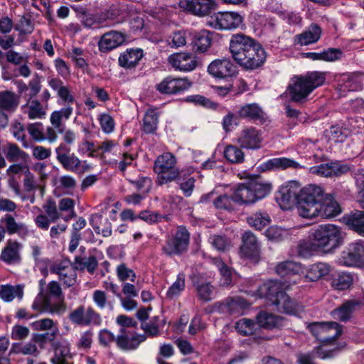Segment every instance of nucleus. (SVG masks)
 Masks as SVG:
<instances>
[{
  "label": "nucleus",
  "mask_w": 364,
  "mask_h": 364,
  "mask_svg": "<svg viewBox=\"0 0 364 364\" xmlns=\"http://www.w3.org/2000/svg\"><path fill=\"white\" fill-rule=\"evenodd\" d=\"M68 350L66 348H55V355L51 359L53 364H73L69 360Z\"/></svg>",
  "instance_id": "774afa93"
},
{
  "label": "nucleus",
  "mask_w": 364,
  "mask_h": 364,
  "mask_svg": "<svg viewBox=\"0 0 364 364\" xmlns=\"http://www.w3.org/2000/svg\"><path fill=\"white\" fill-rule=\"evenodd\" d=\"M343 221L349 229L364 237V211L352 212L343 216Z\"/></svg>",
  "instance_id": "58836bf2"
},
{
  "label": "nucleus",
  "mask_w": 364,
  "mask_h": 364,
  "mask_svg": "<svg viewBox=\"0 0 364 364\" xmlns=\"http://www.w3.org/2000/svg\"><path fill=\"white\" fill-rule=\"evenodd\" d=\"M45 294L48 298L55 297L59 299L58 302H64V297L63 295L62 289L60 285L56 281H51L47 285V289L45 291Z\"/></svg>",
  "instance_id": "e2e57ef3"
},
{
  "label": "nucleus",
  "mask_w": 364,
  "mask_h": 364,
  "mask_svg": "<svg viewBox=\"0 0 364 364\" xmlns=\"http://www.w3.org/2000/svg\"><path fill=\"white\" fill-rule=\"evenodd\" d=\"M159 116L154 109H149L144 117L142 130L146 134H154L158 126Z\"/></svg>",
  "instance_id": "8fccbe9b"
},
{
  "label": "nucleus",
  "mask_w": 364,
  "mask_h": 364,
  "mask_svg": "<svg viewBox=\"0 0 364 364\" xmlns=\"http://www.w3.org/2000/svg\"><path fill=\"white\" fill-rule=\"evenodd\" d=\"M215 7L213 0H187V9L197 16L209 15Z\"/></svg>",
  "instance_id": "c9c22d12"
},
{
  "label": "nucleus",
  "mask_w": 364,
  "mask_h": 364,
  "mask_svg": "<svg viewBox=\"0 0 364 364\" xmlns=\"http://www.w3.org/2000/svg\"><path fill=\"white\" fill-rule=\"evenodd\" d=\"M249 305V302L240 296L228 297L223 301L215 304L220 312L235 316L242 314Z\"/></svg>",
  "instance_id": "393cba45"
},
{
  "label": "nucleus",
  "mask_w": 364,
  "mask_h": 364,
  "mask_svg": "<svg viewBox=\"0 0 364 364\" xmlns=\"http://www.w3.org/2000/svg\"><path fill=\"white\" fill-rule=\"evenodd\" d=\"M168 45L173 48H178L186 44V33L184 31L173 32L167 38Z\"/></svg>",
  "instance_id": "bf43d9fd"
},
{
  "label": "nucleus",
  "mask_w": 364,
  "mask_h": 364,
  "mask_svg": "<svg viewBox=\"0 0 364 364\" xmlns=\"http://www.w3.org/2000/svg\"><path fill=\"white\" fill-rule=\"evenodd\" d=\"M309 238L314 240V245L319 252L328 253L343 243L341 228L333 224L318 225L311 230Z\"/></svg>",
  "instance_id": "7ed1b4c3"
},
{
  "label": "nucleus",
  "mask_w": 364,
  "mask_h": 364,
  "mask_svg": "<svg viewBox=\"0 0 364 364\" xmlns=\"http://www.w3.org/2000/svg\"><path fill=\"white\" fill-rule=\"evenodd\" d=\"M326 81V73L320 71L307 72L305 75H296L288 85L291 101L303 102L315 89L323 85Z\"/></svg>",
  "instance_id": "f257e3e1"
},
{
  "label": "nucleus",
  "mask_w": 364,
  "mask_h": 364,
  "mask_svg": "<svg viewBox=\"0 0 364 364\" xmlns=\"http://www.w3.org/2000/svg\"><path fill=\"white\" fill-rule=\"evenodd\" d=\"M27 114L29 119H34L42 118L46 114V112L38 100H32L28 106Z\"/></svg>",
  "instance_id": "0e129e2a"
},
{
  "label": "nucleus",
  "mask_w": 364,
  "mask_h": 364,
  "mask_svg": "<svg viewBox=\"0 0 364 364\" xmlns=\"http://www.w3.org/2000/svg\"><path fill=\"white\" fill-rule=\"evenodd\" d=\"M337 262L344 267L364 268V241L348 244L341 252Z\"/></svg>",
  "instance_id": "6e6552de"
},
{
  "label": "nucleus",
  "mask_w": 364,
  "mask_h": 364,
  "mask_svg": "<svg viewBox=\"0 0 364 364\" xmlns=\"http://www.w3.org/2000/svg\"><path fill=\"white\" fill-rule=\"evenodd\" d=\"M71 147L64 144H59L55 149L56 159L62 167L69 171H77L81 165V161L72 153Z\"/></svg>",
  "instance_id": "5701e85b"
},
{
  "label": "nucleus",
  "mask_w": 364,
  "mask_h": 364,
  "mask_svg": "<svg viewBox=\"0 0 364 364\" xmlns=\"http://www.w3.org/2000/svg\"><path fill=\"white\" fill-rule=\"evenodd\" d=\"M248 224L256 230H262L270 223V217L265 212H256L247 218Z\"/></svg>",
  "instance_id": "3c124183"
},
{
  "label": "nucleus",
  "mask_w": 364,
  "mask_h": 364,
  "mask_svg": "<svg viewBox=\"0 0 364 364\" xmlns=\"http://www.w3.org/2000/svg\"><path fill=\"white\" fill-rule=\"evenodd\" d=\"M269 168H277L282 169H286L287 168H303L296 161L290 159L289 158H275L270 159L268 163Z\"/></svg>",
  "instance_id": "4d7b16f0"
},
{
  "label": "nucleus",
  "mask_w": 364,
  "mask_h": 364,
  "mask_svg": "<svg viewBox=\"0 0 364 364\" xmlns=\"http://www.w3.org/2000/svg\"><path fill=\"white\" fill-rule=\"evenodd\" d=\"M169 63L176 70L189 72L197 67L195 55L189 53H178L168 57Z\"/></svg>",
  "instance_id": "cd10ccee"
},
{
  "label": "nucleus",
  "mask_w": 364,
  "mask_h": 364,
  "mask_svg": "<svg viewBox=\"0 0 364 364\" xmlns=\"http://www.w3.org/2000/svg\"><path fill=\"white\" fill-rule=\"evenodd\" d=\"M257 324L266 329L280 328L283 326V318L265 311L259 312L256 316Z\"/></svg>",
  "instance_id": "4c0bfd02"
},
{
  "label": "nucleus",
  "mask_w": 364,
  "mask_h": 364,
  "mask_svg": "<svg viewBox=\"0 0 364 364\" xmlns=\"http://www.w3.org/2000/svg\"><path fill=\"white\" fill-rule=\"evenodd\" d=\"M262 140L261 132L252 127L244 129L237 138L242 148L250 149H259Z\"/></svg>",
  "instance_id": "bb28decb"
},
{
  "label": "nucleus",
  "mask_w": 364,
  "mask_h": 364,
  "mask_svg": "<svg viewBox=\"0 0 364 364\" xmlns=\"http://www.w3.org/2000/svg\"><path fill=\"white\" fill-rule=\"evenodd\" d=\"M266 58L265 50L259 43H257L237 63L245 70H255L264 65Z\"/></svg>",
  "instance_id": "f8f14e48"
},
{
  "label": "nucleus",
  "mask_w": 364,
  "mask_h": 364,
  "mask_svg": "<svg viewBox=\"0 0 364 364\" xmlns=\"http://www.w3.org/2000/svg\"><path fill=\"white\" fill-rule=\"evenodd\" d=\"M322 28L315 23H311L302 33L294 36V45L308 46L317 43L321 38Z\"/></svg>",
  "instance_id": "c85d7f7f"
},
{
  "label": "nucleus",
  "mask_w": 364,
  "mask_h": 364,
  "mask_svg": "<svg viewBox=\"0 0 364 364\" xmlns=\"http://www.w3.org/2000/svg\"><path fill=\"white\" fill-rule=\"evenodd\" d=\"M208 72L215 78L228 79L236 75L237 70L231 59L223 58L212 61L208 67Z\"/></svg>",
  "instance_id": "4468645a"
},
{
  "label": "nucleus",
  "mask_w": 364,
  "mask_h": 364,
  "mask_svg": "<svg viewBox=\"0 0 364 364\" xmlns=\"http://www.w3.org/2000/svg\"><path fill=\"white\" fill-rule=\"evenodd\" d=\"M225 158L232 164H241L244 161L245 154L237 146L228 145L224 150Z\"/></svg>",
  "instance_id": "864d4df0"
},
{
  "label": "nucleus",
  "mask_w": 364,
  "mask_h": 364,
  "mask_svg": "<svg viewBox=\"0 0 364 364\" xmlns=\"http://www.w3.org/2000/svg\"><path fill=\"white\" fill-rule=\"evenodd\" d=\"M301 190L300 183L296 181H289L287 185L283 186L280 188V196L278 198L281 208L287 210L296 203L299 205Z\"/></svg>",
  "instance_id": "f3484780"
},
{
  "label": "nucleus",
  "mask_w": 364,
  "mask_h": 364,
  "mask_svg": "<svg viewBox=\"0 0 364 364\" xmlns=\"http://www.w3.org/2000/svg\"><path fill=\"white\" fill-rule=\"evenodd\" d=\"M1 223L4 225L6 232L12 235L17 234L21 238H25L28 235L27 225L23 223H18L14 217L10 214H6L1 219Z\"/></svg>",
  "instance_id": "2f4dec72"
},
{
  "label": "nucleus",
  "mask_w": 364,
  "mask_h": 364,
  "mask_svg": "<svg viewBox=\"0 0 364 364\" xmlns=\"http://www.w3.org/2000/svg\"><path fill=\"white\" fill-rule=\"evenodd\" d=\"M213 33L208 30H201L193 35L192 45L198 53H205L210 47Z\"/></svg>",
  "instance_id": "e433bc0d"
},
{
  "label": "nucleus",
  "mask_w": 364,
  "mask_h": 364,
  "mask_svg": "<svg viewBox=\"0 0 364 364\" xmlns=\"http://www.w3.org/2000/svg\"><path fill=\"white\" fill-rule=\"evenodd\" d=\"M129 183L132 184L137 191L143 195L149 193L152 188V181L149 177H139L136 180H129Z\"/></svg>",
  "instance_id": "13d9d810"
},
{
  "label": "nucleus",
  "mask_w": 364,
  "mask_h": 364,
  "mask_svg": "<svg viewBox=\"0 0 364 364\" xmlns=\"http://www.w3.org/2000/svg\"><path fill=\"white\" fill-rule=\"evenodd\" d=\"M73 108L71 106H65L60 110L51 113L50 120L53 127H48L44 134L46 139L50 143L55 142L58 139L57 132L63 133L65 125L63 124V119H68L73 114Z\"/></svg>",
  "instance_id": "9b49d317"
},
{
  "label": "nucleus",
  "mask_w": 364,
  "mask_h": 364,
  "mask_svg": "<svg viewBox=\"0 0 364 364\" xmlns=\"http://www.w3.org/2000/svg\"><path fill=\"white\" fill-rule=\"evenodd\" d=\"M242 242L240 247L242 256L257 262L260 256V244L255 234L250 231L245 232L242 235Z\"/></svg>",
  "instance_id": "b1692460"
},
{
  "label": "nucleus",
  "mask_w": 364,
  "mask_h": 364,
  "mask_svg": "<svg viewBox=\"0 0 364 364\" xmlns=\"http://www.w3.org/2000/svg\"><path fill=\"white\" fill-rule=\"evenodd\" d=\"M90 224L97 235H102L105 237L112 235V223L108 218H103L102 215L92 214L90 218Z\"/></svg>",
  "instance_id": "ea45409f"
},
{
  "label": "nucleus",
  "mask_w": 364,
  "mask_h": 364,
  "mask_svg": "<svg viewBox=\"0 0 364 364\" xmlns=\"http://www.w3.org/2000/svg\"><path fill=\"white\" fill-rule=\"evenodd\" d=\"M20 104V96L10 90L0 91V128L9 125V115L14 113Z\"/></svg>",
  "instance_id": "9d476101"
},
{
  "label": "nucleus",
  "mask_w": 364,
  "mask_h": 364,
  "mask_svg": "<svg viewBox=\"0 0 364 364\" xmlns=\"http://www.w3.org/2000/svg\"><path fill=\"white\" fill-rule=\"evenodd\" d=\"M23 295V289L20 285L16 287L2 285L0 287V297L6 302L13 301L16 296L22 299Z\"/></svg>",
  "instance_id": "09e8293b"
},
{
  "label": "nucleus",
  "mask_w": 364,
  "mask_h": 364,
  "mask_svg": "<svg viewBox=\"0 0 364 364\" xmlns=\"http://www.w3.org/2000/svg\"><path fill=\"white\" fill-rule=\"evenodd\" d=\"M185 288V276L183 274H179L177 279L169 287L167 291V296L172 299L178 296Z\"/></svg>",
  "instance_id": "69168bd1"
},
{
  "label": "nucleus",
  "mask_w": 364,
  "mask_h": 364,
  "mask_svg": "<svg viewBox=\"0 0 364 364\" xmlns=\"http://www.w3.org/2000/svg\"><path fill=\"white\" fill-rule=\"evenodd\" d=\"M257 321L252 319L243 318L237 321L235 329L242 336H249L255 333L256 330Z\"/></svg>",
  "instance_id": "5fc2aeb1"
},
{
  "label": "nucleus",
  "mask_w": 364,
  "mask_h": 364,
  "mask_svg": "<svg viewBox=\"0 0 364 364\" xmlns=\"http://www.w3.org/2000/svg\"><path fill=\"white\" fill-rule=\"evenodd\" d=\"M191 86V82L186 77L168 76L156 85V89L161 94L176 95L187 90Z\"/></svg>",
  "instance_id": "a211bd4d"
},
{
  "label": "nucleus",
  "mask_w": 364,
  "mask_h": 364,
  "mask_svg": "<svg viewBox=\"0 0 364 364\" xmlns=\"http://www.w3.org/2000/svg\"><path fill=\"white\" fill-rule=\"evenodd\" d=\"M350 171L348 165L339 161H331L311 166L309 172L312 174L323 177H339Z\"/></svg>",
  "instance_id": "6ab92c4d"
},
{
  "label": "nucleus",
  "mask_w": 364,
  "mask_h": 364,
  "mask_svg": "<svg viewBox=\"0 0 364 364\" xmlns=\"http://www.w3.org/2000/svg\"><path fill=\"white\" fill-rule=\"evenodd\" d=\"M357 304L358 303L354 301H346L341 306L333 309L331 311V316L334 319L346 322L351 318L352 314Z\"/></svg>",
  "instance_id": "37998d69"
},
{
  "label": "nucleus",
  "mask_w": 364,
  "mask_h": 364,
  "mask_svg": "<svg viewBox=\"0 0 364 364\" xmlns=\"http://www.w3.org/2000/svg\"><path fill=\"white\" fill-rule=\"evenodd\" d=\"M176 159L170 152L157 157L154 162V171L157 174L156 183L159 186L180 180L181 171L176 167Z\"/></svg>",
  "instance_id": "423d86ee"
},
{
  "label": "nucleus",
  "mask_w": 364,
  "mask_h": 364,
  "mask_svg": "<svg viewBox=\"0 0 364 364\" xmlns=\"http://www.w3.org/2000/svg\"><path fill=\"white\" fill-rule=\"evenodd\" d=\"M194 287L200 300L208 302L213 299L215 288L210 282H195Z\"/></svg>",
  "instance_id": "de8ad7c7"
},
{
  "label": "nucleus",
  "mask_w": 364,
  "mask_h": 364,
  "mask_svg": "<svg viewBox=\"0 0 364 364\" xmlns=\"http://www.w3.org/2000/svg\"><path fill=\"white\" fill-rule=\"evenodd\" d=\"M325 195L319 186L311 184L301 188L296 207L299 215L308 219L319 216Z\"/></svg>",
  "instance_id": "f03ea898"
},
{
  "label": "nucleus",
  "mask_w": 364,
  "mask_h": 364,
  "mask_svg": "<svg viewBox=\"0 0 364 364\" xmlns=\"http://www.w3.org/2000/svg\"><path fill=\"white\" fill-rule=\"evenodd\" d=\"M75 269L83 270L87 269L88 272L93 274L96 270L98 262L95 256L88 257H81L80 256L75 258Z\"/></svg>",
  "instance_id": "603ef678"
},
{
  "label": "nucleus",
  "mask_w": 364,
  "mask_h": 364,
  "mask_svg": "<svg viewBox=\"0 0 364 364\" xmlns=\"http://www.w3.org/2000/svg\"><path fill=\"white\" fill-rule=\"evenodd\" d=\"M270 191V185L256 181L240 183L233 190V201L239 205L253 203L264 198Z\"/></svg>",
  "instance_id": "39448f33"
},
{
  "label": "nucleus",
  "mask_w": 364,
  "mask_h": 364,
  "mask_svg": "<svg viewBox=\"0 0 364 364\" xmlns=\"http://www.w3.org/2000/svg\"><path fill=\"white\" fill-rule=\"evenodd\" d=\"M233 193L231 196L222 194L214 199V205L218 209L230 210L232 208Z\"/></svg>",
  "instance_id": "338daca9"
},
{
  "label": "nucleus",
  "mask_w": 364,
  "mask_h": 364,
  "mask_svg": "<svg viewBox=\"0 0 364 364\" xmlns=\"http://www.w3.org/2000/svg\"><path fill=\"white\" fill-rule=\"evenodd\" d=\"M307 328L318 340L321 341L318 346L326 348H331L336 346V340L342 334V326L336 321L313 322L309 323ZM344 345L346 343H338Z\"/></svg>",
  "instance_id": "20e7f679"
},
{
  "label": "nucleus",
  "mask_w": 364,
  "mask_h": 364,
  "mask_svg": "<svg viewBox=\"0 0 364 364\" xmlns=\"http://www.w3.org/2000/svg\"><path fill=\"white\" fill-rule=\"evenodd\" d=\"M362 85L355 75H352L343 84L339 85L338 90L341 97L345 96L347 91H357L360 90Z\"/></svg>",
  "instance_id": "6e6d98bb"
},
{
  "label": "nucleus",
  "mask_w": 364,
  "mask_h": 364,
  "mask_svg": "<svg viewBox=\"0 0 364 364\" xmlns=\"http://www.w3.org/2000/svg\"><path fill=\"white\" fill-rule=\"evenodd\" d=\"M119 334L117 336V347L124 350H134L146 339L145 334H138L136 331L121 328Z\"/></svg>",
  "instance_id": "aec40b11"
},
{
  "label": "nucleus",
  "mask_w": 364,
  "mask_h": 364,
  "mask_svg": "<svg viewBox=\"0 0 364 364\" xmlns=\"http://www.w3.org/2000/svg\"><path fill=\"white\" fill-rule=\"evenodd\" d=\"M11 131L14 136L18 141L23 143V147H29V143L26 140V128L22 123L19 122H15L11 127Z\"/></svg>",
  "instance_id": "052dcab7"
},
{
  "label": "nucleus",
  "mask_w": 364,
  "mask_h": 364,
  "mask_svg": "<svg viewBox=\"0 0 364 364\" xmlns=\"http://www.w3.org/2000/svg\"><path fill=\"white\" fill-rule=\"evenodd\" d=\"M70 321L78 326L99 325L101 321L100 316L92 307L87 309L84 306H80L68 316Z\"/></svg>",
  "instance_id": "412c9836"
},
{
  "label": "nucleus",
  "mask_w": 364,
  "mask_h": 364,
  "mask_svg": "<svg viewBox=\"0 0 364 364\" xmlns=\"http://www.w3.org/2000/svg\"><path fill=\"white\" fill-rule=\"evenodd\" d=\"M23 245L15 240L9 239L1 250L0 259L4 263L12 265L17 264L21 262V252Z\"/></svg>",
  "instance_id": "a878e982"
},
{
  "label": "nucleus",
  "mask_w": 364,
  "mask_h": 364,
  "mask_svg": "<svg viewBox=\"0 0 364 364\" xmlns=\"http://www.w3.org/2000/svg\"><path fill=\"white\" fill-rule=\"evenodd\" d=\"M237 114L240 118L255 122H263L265 119L264 112L257 103L246 104L241 106L237 111Z\"/></svg>",
  "instance_id": "72a5a7b5"
},
{
  "label": "nucleus",
  "mask_w": 364,
  "mask_h": 364,
  "mask_svg": "<svg viewBox=\"0 0 364 364\" xmlns=\"http://www.w3.org/2000/svg\"><path fill=\"white\" fill-rule=\"evenodd\" d=\"M353 282V275L349 272L338 273L332 279L331 286L337 290H346L351 287Z\"/></svg>",
  "instance_id": "49530a36"
},
{
  "label": "nucleus",
  "mask_w": 364,
  "mask_h": 364,
  "mask_svg": "<svg viewBox=\"0 0 364 364\" xmlns=\"http://www.w3.org/2000/svg\"><path fill=\"white\" fill-rule=\"evenodd\" d=\"M273 305L278 311L287 314H296L303 310V306L289 297L286 292L280 294Z\"/></svg>",
  "instance_id": "7c9ffc66"
},
{
  "label": "nucleus",
  "mask_w": 364,
  "mask_h": 364,
  "mask_svg": "<svg viewBox=\"0 0 364 364\" xmlns=\"http://www.w3.org/2000/svg\"><path fill=\"white\" fill-rule=\"evenodd\" d=\"M261 296L269 300L272 304L284 291L281 290V284L277 281H268L259 287Z\"/></svg>",
  "instance_id": "79ce46f5"
},
{
  "label": "nucleus",
  "mask_w": 364,
  "mask_h": 364,
  "mask_svg": "<svg viewBox=\"0 0 364 364\" xmlns=\"http://www.w3.org/2000/svg\"><path fill=\"white\" fill-rule=\"evenodd\" d=\"M144 55L141 48H129L121 53L118 63L119 66L126 69L134 68Z\"/></svg>",
  "instance_id": "473e14b6"
},
{
  "label": "nucleus",
  "mask_w": 364,
  "mask_h": 364,
  "mask_svg": "<svg viewBox=\"0 0 364 364\" xmlns=\"http://www.w3.org/2000/svg\"><path fill=\"white\" fill-rule=\"evenodd\" d=\"M341 213L339 203L331 195L326 194L322 202L319 216L326 218L336 217Z\"/></svg>",
  "instance_id": "a19ab883"
},
{
  "label": "nucleus",
  "mask_w": 364,
  "mask_h": 364,
  "mask_svg": "<svg viewBox=\"0 0 364 364\" xmlns=\"http://www.w3.org/2000/svg\"><path fill=\"white\" fill-rule=\"evenodd\" d=\"M125 41V35L121 32L111 31L105 33L98 42L99 50L108 53L121 46Z\"/></svg>",
  "instance_id": "c756f323"
},
{
  "label": "nucleus",
  "mask_w": 364,
  "mask_h": 364,
  "mask_svg": "<svg viewBox=\"0 0 364 364\" xmlns=\"http://www.w3.org/2000/svg\"><path fill=\"white\" fill-rule=\"evenodd\" d=\"M208 23L216 29H234L242 23V17L236 12H219L210 17Z\"/></svg>",
  "instance_id": "2eb2a0df"
},
{
  "label": "nucleus",
  "mask_w": 364,
  "mask_h": 364,
  "mask_svg": "<svg viewBox=\"0 0 364 364\" xmlns=\"http://www.w3.org/2000/svg\"><path fill=\"white\" fill-rule=\"evenodd\" d=\"M46 280L42 279L39 281V292L35 298L32 309L40 313H49L51 314L61 315L66 310L65 302L52 303L48 296L45 294Z\"/></svg>",
  "instance_id": "1a4fd4ad"
},
{
  "label": "nucleus",
  "mask_w": 364,
  "mask_h": 364,
  "mask_svg": "<svg viewBox=\"0 0 364 364\" xmlns=\"http://www.w3.org/2000/svg\"><path fill=\"white\" fill-rule=\"evenodd\" d=\"M45 214L38 215L35 219L36 226L44 230L49 228L50 223L56 222L61 216L54 200L50 198L43 205Z\"/></svg>",
  "instance_id": "4be33fe9"
},
{
  "label": "nucleus",
  "mask_w": 364,
  "mask_h": 364,
  "mask_svg": "<svg viewBox=\"0 0 364 364\" xmlns=\"http://www.w3.org/2000/svg\"><path fill=\"white\" fill-rule=\"evenodd\" d=\"M276 273L283 278L304 273V267L299 262L292 260L283 261L275 267Z\"/></svg>",
  "instance_id": "f704fd0d"
},
{
  "label": "nucleus",
  "mask_w": 364,
  "mask_h": 364,
  "mask_svg": "<svg viewBox=\"0 0 364 364\" xmlns=\"http://www.w3.org/2000/svg\"><path fill=\"white\" fill-rule=\"evenodd\" d=\"M331 271V266L324 262L313 264L306 269V277L310 281H316L321 277L328 274Z\"/></svg>",
  "instance_id": "a18cd8bd"
},
{
  "label": "nucleus",
  "mask_w": 364,
  "mask_h": 364,
  "mask_svg": "<svg viewBox=\"0 0 364 364\" xmlns=\"http://www.w3.org/2000/svg\"><path fill=\"white\" fill-rule=\"evenodd\" d=\"M344 349V345H336L331 348L316 346L311 352L299 353L297 355V364H315L314 360L316 358L321 359H329L334 358L339 352Z\"/></svg>",
  "instance_id": "ddd939ff"
},
{
  "label": "nucleus",
  "mask_w": 364,
  "mask_h": 364,
  "mask_svg": "<svg viewBox=\"0 0 364 364\" xmlns=\"http://www.w3.org/2000/svg\"><path fill=\"white\" fill-rule=\"evenodd\" d=\"M258 42L245 34L232 35L230 41V51L233 59L237 62Z\"/></svg>",
  "instance_id": "dca6fc26"
},
{
  "label": "nucleus",
  "mask_w": 364,
  "mask_h": 364,
  "mask_svg": "<svg viewBox=\"0 0 364 364\" xmlns=\"http://www.w3.org/2000/svg\"><path fill=\"white\" fill-rule=\"evenodd\" d=\"M6 159L10 162L26 161L29 156L14 143H8L4 149Z\"/></svg>",
  "instance_id": "c03bdc74"
},
{
  "label": "nucleus",
  "mask_w": 364,
  "mask_h": 364,
  "mask_svg": "<svg viewBox=\"0 0 364 364\" xmlns=\"http://www.w3.org/2000/svg\"><path fill=\"white\" fill-rule=\"evenodd\" d=\"M189 243L190 232L185 226L181 225L171 237L166 239L161 250L168 257L181 255L187 251Z\"/></svg>",
  "instance_id": "0eeeda50"
},
{
  "label": "nucleus",
  "mask_w": 364,
  "mask_h": 364,
  "mask_svg": "<svg viewBox=\"0 0 364 364\" xmlns=\"http://www.w3.org/2000/svg\"><path fill=\"white\" fill-rule=\"evenodd\" d=\"M287 231L277 226H271L265 231V235L269 240L278 242L284 240Z\"/></svg>",
  "instance_id": "680f3d73"
}]
</instances>
